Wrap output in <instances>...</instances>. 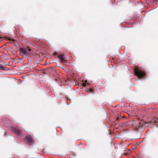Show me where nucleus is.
<instances>
[{
	"mask_svg": "<svg viewBox=\"0 0 158 158\" xmlns=\"http://www.w3.org/2000/svg\"><path fill=\"white\" fill-rule=\"evenodd\" d=\"M89 90L90 91H91V92H92V91H93V89H89Z\"/></svg>",
	"mask_w": 158,
	"mask_h": 158,
	"instance_id": "13",
	"label": "nucleus"
},
{
	"mask_svg": "<svg viewBox=\"0 0 158 158\" xmlns=\"http://www.w3.org/2000/svg\"><path fill=\"white\" fill-rule=\"evenodd\" d=\"M10 40H12V39L11 38H9L8 39Z\"/></svg>",
	"mask_w": 158,
	"mask_h": 158,
	"instance_id": "14",
	"label": "nucleus"
},
{
	"mask_svg": "<svg viewBox=\"0 0 158 158\" xmlns=\"http://www.w3.org/2000/svg\"><path fill=\"white\" fill-rule=\"evenodd\" d=\"M145 0V1H147V0Z\"/></svg>",
	"mask_w": 158,
	"mask_h": 158,
	"instance_id": "17",
	"label": "nucleus"
},
{
	"mask_svg": "<svg viewBox=\"0 0 158 158\" xmlns=\"http://www.w3.org/2000/svg\"><path fill=\"white\" fill-rule=\"evenodd\" d=\"M58 57L60 59V60L61 63H64L65 62L66 60L64 57V55H58Z\"/></svg>",
	"mask_w": 158,
	"mask_h": 158,
	"instance_id": "7",
	"label": "nucleus"
},
{
	"mask_svg": "<svg viewBox=\"0 0 158 158\" xmlns=\"http://www.w3.org/2000/svg\"><path fill=\"white\" fill-rule=\"evenodd\" d=\"M6 69V67L3 65H0V70H5Z\"/></svg>",
	"mask_w": 158,
	"mask_h": 158,
	"instance_id": "9",
	"label": "nucleus"
},
{
	"mask_svg": "<svg viewBox=\"0 0 158 158\" xmlns=\"http://www.w3.org/2000/svg\"><path fill=\"white\" fill-rule=\"evenodd\" d=\"M146 123L143 120H142L139 123L138 126L136 127V129L137 130H139L141 129H143L145 127V124Z\"/></svg>",
	"mask_w": 158,
	"mask_h": 158,
	"instance_id": "4",
	"label": "nucleus"
},
{
	"mask_svg": "<svg viewBox=\"0 0 158 158\" xmlns=\"http://www.w3.org/2000/svg\"><path fill=\"white\" fill-rule=\"evenodd\" d=\"M24 130H25V131H26V132L28 131V130L26 129H24Z\"/></svg>",
	"mask_w": 158,
	"mask_h": 158,
	"instance_id": "15",
	"label": "nucleus"
},
{
	"mask_svg": "<svg viewBox=\"0 0 158 158\" xmlns=\"http://www.w3.org/2000/svg\"><path fill=\"white\" fill-rule=\"evenodd\" d=\"M134 71L135 75L139 78L143 77L145 75V73L138 68H135Z\"/></svg>",
	"mask_w": 158,
	"mask_h": 158,
	"instance_id": "2",
	"label": "nucleus"
},
{
	"mask_svg": "<svg viewBox=\"0 0 158 158\" xmlns=\"http://www.w3.org/2000/svg\"><path fill=\"white\" fill-rule=\"evenodd\" d=\"M50 74H52L53 76L56 77H57L58 76L56 71L53 68H50Z\"/></svg>",
	"mask_w": 158,
	"mask_h": 158,
	"instance_id": "6",
	"label": "nucleus"
},
{
	"mask_svg": "<svg viewBox=\"0 0 158 158\" xmlns=\"http://www.w3.org/2000/svg\"><path fill=\"white\" fill-rule=\"evenodd\" d=\"M15 133L17 135L20 136H23V134L22 133V131L18 128H15L14 129Z\"/></svg>",
	"mask_w": 158,
	"mask_h": 158,
	"instance_id": "5",
	"label": "nucleus"
},
{
	"mask_svg": "<svg viewBox=\"0 0 158 158\" xmlns=\"http://www.w3.org/2000/svg\"><path fill=\"white\" fill-rule=\"evenodd\" d=\"M2 38L0 36V42L2 41Z\"/></svg>",
	"mask_w": 158,
	"mask_h": 158,
	"instance_id": "12",
	"label": "nucleus"
},
{
	"mask_svg": "<svg viewBox=\"0 0 158 158\" xmlns=\"http://www.w3.org/2000/svg\"><path fill=\"white\" fill-rule=\"evenodd\" d=\"M87 82V81L86 80L85 81L84 83H82V85L83 86L85 87L86 85V83Z\"/></svg>",
	"mask_w": 158,
	"mask_h": 158,
	"instance_id": "10",
	"label": "nucleus"
},
{
	"mask_svg": "<svg viewBox=\"0 0 158 158\" xmlns=\"http://www.w3.org/2000/svg\"><path fill=\"white\" fill-rule=\"evenodd\" d=\"M31 49L29 48H21L19 51V54L23 56L24 55L27 56H29L31 54Z\"/></svg>",
	"mask_w": 158,
	"mask_h": 158,
	"instance_id": "1",
	"label": "nucleus"
},
{
	"mask_svg": "<svg viewBox=\"0 0 158 158\" xmlns=\"http://www.w3.org/2000/svg\"><path fill=\"white\" fill-rule=\"evenodd\" d=\"M58 57L60 59V60L61 63H64L65 62L66 60L64 57V55H58Z\"/></svg>",
	"mask_w": 158,
	"mask_h": 158,
	"instance_id": "8",
	"label": "nucleus"
},
{
	"mask_svg": "<svg viewBox=\"0 0 158 158\" xmlns=\"http://www.w3.org/2000/svg\"><path fill=\"white\" fill-rule=\"evenodd\" d=\"M121 118V117L120 116V117H118L116 119V120H119V119L120 118Z\"/></svg>",
	"mask_w": 158,
	"mask_h": 158,
	"instance_id": "11",
	"label": "nucleus"
},
{
	"mask_svg": "<svg viewBox=\"0 0 158 158\" xmlns=\"http://www.w3.org/2000/svg\"><path fill=\"white\" fill-rule=\"evenodd\" d=\"M56 80H58V79H57V78H56Z\"/></svg>",
	"mask_w": 158,
	"mask_h": 158,
	"instance_id": "16",
	"label": "nucleus"
},
{
	"mask_svg": "<svg viewBox=\"0 0 158 158\" xmlns=\"http://www.w3.org/2000/svg\"><path fill=\"white\" fill-rule=\"evenodd\" d=\"M24 141L29 145H32L34 142V140L29 134H27L25 137L24 138Z\"/></svg>",
	"mask_w": 158,
	"mask_h": 158,
	"instance_id": "3",
	"label": "nucleus"
}]
</instances>
